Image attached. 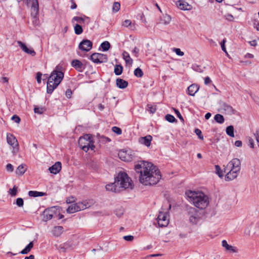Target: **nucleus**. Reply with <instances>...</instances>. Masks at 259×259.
Masks as SVG:
<instances>
[{
	"instance_id": "nucleus-25",
	"label": "nucleus",
	"mask_w": 259,
	"mask_h": 259,
	"mask_svg": "<svg viewBox=\"0 0 259 259\" xmlns=\"http://www.w3.org/2000/svg\"><path fill=\"white\" fill-rule=\"evenodd\" d=\"M222 109H223L228 114H233L235 113V110L230 105L223 103L222 105Z\"/></svg>"
},
{
	"instance_id": "nucleus-6",
	"label": "nucleus",
	"mask_w": 259,
	"mask_h": 259,
	"mask_svg": "<svg viewBox=\"0 0 259 259\" xmlns=\"http://www.w3.org/2000/svg\"><path fill=\"white\" fill-rule=\"evenodd\" d=\"M188 214L189 216V222L192 225H197L201 218V212L194 207L188 209Z\"/></svg>"
},
{
	"instance_id": "nucleus-46",
	"label": "nucleus",
	"mask_w": 259,
	"mask_h": 259,
	"mask_svg": "<svg viewBox=\"0 0 259 259\" xmlns=\"http://www.w3.org/2000/svg\"><path fill=\"white\" fill-rule=\"evenodd\" d=\"M16 203L19 207H22L24 204L23 199L21 198H18L16 199Z\"/></svg>"
},
{
	"instance_id": "nucleus-13",
	"label": "nucleus",
	"mask_w": 259,
	"mask_h": 259,
	"mask_svg": "<svg viewBox=\"0 0 259 259\" xmlns=\"http://www.w3.org/2000/svg\"><path fill=\"white\" fill-rule=\"evenodd\" d=\"M7 141L8 144L13 147L14 151H18V143L16 138L11 134H7Z\"/></svg>"
},
{
	"instance_id": "nucleus-32",
	"label": "nucleus",
	"mask_w": 259,
	"mask_h": 259,
	"mask_svg": "<svg viewBox=\"0 0 259 259\" xmlns=\"http://www.w3.org/2000/svg\"><path fill=\"white\" fill-rule=\"evenodd\" d=\"M70 247V245L69 243H66L64 244H60L58 247V249L60 252H65L66 251L67 249H68Z\"/></svg>"
},
{
	"instance_id": "nucleus-64",
	"label": "nucleus",
	"mask_w": 259,
	"mask_h": 259,
	"mask_svg": "<svg viewBox=\"0 0 259 259\" xmlns=\"http://www.w3.org/2000/svg\"><path fill=\"white\" fill-rule=\"evenodd\" d=\"M255 136L256 140L257 142H259V130H257L256 133L254 134Z\"/></svg>"
},
{
	"instance_id": "nucleus-49",
	"label": "nucleus",
	"mask_w": 259,
	"mask_h": 259,
	"mask_svg": "<svg viewBox=\"0 0 259 259\" xmlns=\"http://www.w3.org/2000/svg\"><path fill=\"white\" fill-rule=\"evenodd\" d=\"M226 42V39H224L223 40V41L220 43V45H221V48H222V50L223 52H224L225 53H226V54H227V51H226V47H225V42Z\"/></svg>"
},
{
	"instance_id": "nucleus-60",
	"label": "nucleus",
	"mask_w": 259,
	"mask_h": 259,
	"mask_svg": "<svg viewBox=\"0 0 259 259\" xmlns=\"http://www.w3.org/2000/svg\"><path fill=\"white\" fill-rule=\"evenodd\" d=\"M175 112L176 113V114H177V117L182 121H184V119L182 117V116L181 115L180 112H179V111L176 109H175Z\"/></svg>"
},
{
	"instance_id": "nucleus-5",
	"label": "nucleus",
	"mask_w": 259,
	"mask_h": 259,
	"mask_svg": "<svg viewBox=\"0 0 259 259\" xmlns=\"http://www.w3.org/2000/svg\"><path fill=\"white\" fill-rule=\"evenodd\" d=\"M79 147L85 152L88 151L89 149L94 150L95 146L94 144L93 137L90 134H85L79 138L78 141Z\"/></svg>"
},
{
	"instance_id": "nucleus-41",
	"label": "nucleus",
	"mask_w": 259,
	"mask_h": 259,
	"mask_svg": "<svg viewBox=\"0 0 259 259\" xmlns=\"http://www.w3.org/2000/svg\"><path fill=\"white\" fill-rule=\"evenodd\" d=\"M215 168L216 174L219 176L220 178H222L223 177V174L220 166L218 165H215Z\"/></svg>"
},
{
	"instance_id": "nucleus-22",
	"label": "nucleus",
	"mask_w": 259,
	"mask_h": 259,
	"mask_svg": "<svg viewBox=\"0 0 259 259\" xmlns=\"http://www.w3.org/2000/svg\"><path fill=\"white\" fill-rule=\"evenodd\" d=\"M199 88L197 84H192L188 88V94L193 96L198 91Z\"/></svg>"
},
{
	"instance_id": "nucleus-21",
	"label": "nucleus",
	"mask_w": 259,
	"mask_h": 259,
	"mask_svg": "<svg viewBox=\"0 0 259 259\" xmlns=\"http://www.w3.org/2000/svg\"><path fill=\"white\" fill-rule=\"evenodd\" d=\"M31 15H37L38 13V2L37 0H31Z\"/></svg>"
},
{
	"instance_id": "nucleus-48",
	"label": "nucleus",
	"mask_w": 259,
	"mask_h": 259,
	"mask_svg": "<svg viewBox=\"0 0 259 259\" xmlns=\"http://www.w3.org/2000/svg\"><path fill=\"white\" fill-rule=\"evenodd\" d=\"M28 195L30 197H38L39 194H38V191H29L28 192Z\"/></svg>"
},
{
	"instance_id": "nucleus-42",
	"label": "nucleus",
	"mask_w": 259,
	"mask_h": 259,
	"mask_svg": "<svg viewBox=\"0 0 259 259\" xmlns=\"http://www.w3.org/2000/svg\"><path fill=\"white\" fill-rule=\"evenodd\" d=\"M67 212L68 213H73L77 212L74 204L70 205L66 210Z\"/></svg>"
},
{
	"instance_id": "nucleus-38",
	"label": "nucleus",
	"mask_w": 259,
	"mask_h": 259,
	"mask_svg": "<svg viewBox=\"0 0 259 259\" xmlns=\"http://www.w3.org/2000/svg\"><path fill=\"white\" fill-rule=\"evenodd\" d=\"M120 4L118 2H114L112 6V11L113 13H116L120 10Z\"/></svg>"
},
{
	"instance_id": "nucleus-16",
	"label": "nucleus",
	"mask_w": 259,
	"mask_h": 259,
	"mask_svg": "<svg viewBox=\"0 0 259 259\" xmlns=\"http://www.w3.org/2000/svg\"><path fill=\"white\" fill-rule=\"evenodd\" d=\"M17 43L22 51L25 53L32 56H34L36 55V53L34 50L31 48H28L24 43L19 40L17 41Z\"/></svg>"
},
{
	"instance_id": "nucleus-59",
	"label": "nucleus",
	"mask_w": 259,
	"mask_h": 259,
	"mask_svg": "<svg viewBox=\"0 0 259 259\" xmlns=\"http://www.w3.org/2000/svg\"><path fill=\"white\" fill-rule=\"evenodd\" d=\"M33 16V23L35 25H37L38 24V19H37L36 16L35 15H31Z\"/></svg>"
},
{
	"instance_id": "nucleus-56",
	"label": "nucleus",
	"mask_w": 259,
	"mask_h": 259,
	"mask_svg": "<svg viewBox=\"0 0 259 259\" xmlns=\"http://www.w3.org/2000/svg\"><path fill=\"white\" fill-rule=\"evenodd\" d=\"M225 17L227 20L229 21H233L234 20V17L233 15L230 14H226L225 16Z\"/></svg>"
},
{
	"instance_id": "nucleus-28",
	"label": "nucleus",
	"mask_w": 259,
	"mask_h": 259,
	"mask_svg": "<svg viewBox=\"0 0 259 259\" xmlns=\"http://www.w3.org/2000/svg\"><path fill=\"white\" fill-rule=\"evenodd\" d=\"M25 165L22 164L18 166L16 170V174L18 175H23L26 171V168L25 167Z\"/></svg>"
},
{
	"instance_id": "nucleus-31",
	"label": "nucleus",
	"mask_w": 259,
	"mask_h": 259,
	"mask_svg": "<svg viewBox=\"0 0 259 259\" xmlns=\"http://www.w3.org/2000/svg\"><path fill=\"white\" fill-rule=\"evenodd\" d=\"M122 56L126 64H132L133 63V59L127 52L124 51L122 53Z\"/></svg>"
},
{
	"instance_id": "nucleus-2",
	"label": "nucleus",
	"mask_w": 259,
	"mask_h": 259,
	"mask_svg": "<svg viewBox=\"0 0 259 259\" xmlns=\"http://www.w3.org/2000/svg\"><path fill=\"white\" fill-rule=\"evenodd\" d=\"M186 195L189 198V201L200 209L205 208L209 204L208 196L201 192L189 191L186 192Z\"/></svg>"
},
{
	"instance_id": "nucleus-34",
	"label": "nucleus",
	"mask_w": 259,
	"mask_h": 259,
	"mask_svg": "<svg viewBox=\"0 0 259 259\" xmlns=\"http://www.w3.org/2000/svg\"><path fill=\"white\" fill-rule=\"evenodd\" d=\"M123 71V67L121 65H116L114 67V73L116 75H120Z\"/></svg>"
},
{
	"instance_id": "nucleus-4",
	"label": "nucleus",
	"mask_w": 259,
	"mask_h": 259,
	"mask_svg": "<svg viewBox=\"0 0 259 259\" xmlns=\"http://www.w3.org/2000/svg\"><path fill=\"white\" fill-rule=\"evenodd\" d=\"M115 183L120 189L124 190L130 188L132 189V180L126 172L120 171L115 178Z\"/></svg>"
},
{
	"instance_id": "nucleus-54",
	"label": "nucleus",
	"mask_w": 259,
	"mask_h": 259,
	"mask_svg": "<svg viewBox=\"0 0 259 259\" xmlns=\"http://www.w3.org/2000/svg\"><path fill=\"white\" fill-rule=\"evenodd\" d=\"M72 20L76 21L78 22V23H81L84 21V19L83 18L80 17H74L73 18Z\"/></svg>"
},
{
	"instance_id": "nucleus-52",
	"label": "nucleus",
	"mask_w": 259,
	"mask_h": 259,
	"mask_svg": "<svg viewBox=\"0 0 259 259\" xmlns=\"http://www.w3.org/2000/svg\"><path fill=\"white\" fill-rule=\"evenodd\" d=\"M11 119H12V120H14L16 123H19L20 121V117L16 115H13Z\"/></svg>"
},
{
	"instance_id": "nucleus-51",
	"label": "nucleus",
	"mask_w": 259,
	"mask_h": 259,
	"mask_svg": "<svg viewBox=\"0 0 259 259\" xmlns=\"http://www.w3.org/2000/svg\"><path fill=\"white\" fill-rule=\"evenodd\" d=\"M148 107L149 108L148 110L150 112V113H154L156 112V108L155 106L148 105Z\"/></svg>"
},
{
	"instance_id": "nucleus-19",
	"label": "nucleus",
	"mask_w": 259,
	"mask_h": 259,
	"mask_svg": "<svg viewBox=\"0 0 259 259\" xmlns=\"http://www.w3.org/2000/svg\"><path fill=\"white\" fill-rule=\"evenodd\" d=\"M178 7L182 10H190L192 6L183 0H179L177 3Z\"/></svg>"
},
{
	"instance_id": "nucleus-44",
	"label": "nucleus",
	"mask_w": 259,
	"mask_h": 259,
	"mask_svg": "<svg viewBox=\"0 0 259 259\" xmlns=\"http://www.w3.org/2000/svg\"><path fill=\"white\" fill-rule=\"evenodd\" d=\"M17 187L14 186L12 189H10L9 191V194L12 196H15L17 195Z\"/></svg>"
},
{
	"instance_id": "nucleus-37",
	"label": "nucleus",
	"mask_w": 259,
	"mask_h": 259,
	"mask_svg": "<svg viewBox=\"0 0 259 259\" xmlns=\"http://www.w3.org/2000/svg\"><path fill=\"white\" fill-rule=\"evenodd\" d=\"M101 47L104 51H107L110 49V44L108 41H105L101 44Z\"/></svg>"
},
{
	"instance_id": "nucleus-50",
	"label": "nucleus",
	"mask_w": 259,
	"mask_h": 259,
	"mask_svg": "<svg viewBox=\"0 0 259 259\" xmlns=\"http://www.w3.org/2000/svg\"><path fill=\"white\" fill-rule=\"evenodd\" d=\"M195 133L198 136L199 138L200 139H203V136L202 135V132L199 129H196L195 130Z\"/></svg>"
},
{
	"instance_id": "nucleus-43",
	"label": "nucleus",
	"mask_w": 259,
	"mask_h": 259,
	"mask_svg": "<svg viewBox=\"0 0 259 259\" xmlns=\"http://www.w3.org/2000/svg\"><path fill=\"white\" fill-rule=\"evenodd\" d=\"M165 119L169 122L172 123L176 121L175 117L170 114H167L165 116Z\"/></svg>"
},
{
	"instance_id": "nucleus-26",
	"label": "nucleus",
	"mask_w": 259,
	"mask_h": 259,
	"mask_svg": "<svg viewBox=\"0 0 259 259\" xmlns=\"http://www.w3.org/2000/svg\"><path fill=\"white\" fill-rule=\"evenodd\" d=\"M116 85L120 89H125L128 85L127 81L121 79V78H117L116 80Z\"/></svg>"
},
{
	"instance_id": "nucleus-61",
	"label": "nucleus",
	"mask_w": 259,
	"mask_h": 259,
	"mask_svg": "<svg viewBox=\"0 0 259 259\" xmlns=\"http://www.w3.org/2000/svg\"><path fill=\"white\" fill-rule=\"evenodd\" d=\"M34 111L35 113H38V114H41L43 112L42 109L41 108H39V107H34Z\"/></svg>"
},
{
	"instance_id": "nucleus-62",
	"label": "nucleus",
	"mask_w": 259,
	"mask_h": 259,
	"mask_svg": "<svg viewBox=\"0 0 259 259\" xmlns=\"http://www.w3.org/2000/svg\"><path fill=\"white\" fill-rule=\"evenodd\" d=\"M72 91L70 89H67L66 91L65 95L68 98H70L72 95Z\"/></svg>"
},
{
	"instance_id": "nucleus-9",
	"label": "nucleus",
	"mask_w": 259,
	"mask_h": 259,
	"mask_svg": "<svg viewBox=\"0 0 259 259\" xmlns=\"http://www.w3.org/2000/svg\"><path fill=\"white\" fill-rule=\"evenodd\" d=\"M118 156L119 158L123 161H131L133 159L134 155L133 152L130 150H122L119 151L118 153Z\"/></svg>"
},
{
	"instance_id": "nucleus-24",
	"label": "nucleus",
	"mask_w": 259,
	"mask_h": 259,
	"mask_svg": "<svg viewBox=\"0 0 259 259\" xmlns=\"http://www.w3.org/2000/svg\"><path fill=\"white\" fill-rule=\"evenodd\" d=\"M64 231V228L62 226H58L55 227L52 230V234L55 237L60 236Z\"/></svg>"
},
{
	"instance_id": "nucleus-57",
	"label": "nucleus",
	"mask_w": 259,
	"mask_h": 259,
	"mask_svg": "<svg viewBox=\"0 0 259 259\" xmlns=\"http://www.w3.org/2000/svg\"><path fill=\"white\" fill-rule=\"evenodd\" d=\"M6 169L8 171L12 172L14 170V168L11 164L9 163L6 166Z\"/></svg>"
},
{
	"instance_id": "nucleus-10",
	"label": "nucleus",
	"mask_w": 259,
	"mask_h": 259,
	"mask_svg": "<svg viewBox=\"0 0 259 259\" xmlns=\"http://www.w3.org/2000/svg\"><path fill=\"white\" fill-rule=\"evenodd\" d=\"M90 58L93 62L96 63H105L108 61L107 55L100 53H94Z\"/></svg>"
},
{
	"instance_id": "nucleus-53",
	"label": "nucleus",
	"mask_w": 259,
	"mask_h": 259,
	"mask_svg": "<svg viewBox=\"0 0 259 259\" xmlns=\"http://www.w3.org/2000/svg\"><path fill=\"white\" fill-rule=\"evenodd\" d=\"M123 239L127 241H132L134 240V236L132 235H127L123 236Z\"/></svg>"
},
{
	"instance_id": "nucleus-55",
	"label": "nucleus",
	"mask_w": 259,
	"mask_h": 259,
	"mask_svg": "<svg viewBox=\"0 0 259 259\" xmlns=\"http://www.w3.org/2000/svg\"><path fill=\"white\" fill-rule=\"evenodd\" d=\"M164 23L165 24H168L171 20V18L168 15H166V16H164Z\"/></svg>"
},
{
	"instance_id": "nucleus-11",
	"label": "nucleus",
	"mask_w": 259,
	"mask_h": 259,
	"mask_svg": "<svg viewBox=\"0 0 259 259\" xmlns=\"http://www.w3.org/2000/svg\"><path fill=\"white\" fill-rule=\"evenodd\" d=\"M168 214L166 212H159L157 217V223L159 227H166L169 223V220L167 218Z\"/></svg>"
},
{
	"instance_id": "nucleus-36",
	"label": "nucleus",
	"mask_w": 259,
	"mask_h": 259,
	"mask_svg": "<svg viewBox=\"0 0 259 259\" xmlns=\"http://www.w3.org/2000/svg\"><path fill=\"white\" fill-rule=\"evenodd\" d=\"M214 120L219 123H223L224 122V116L220 114H217L214 116Z\"/></svg>"
},
{
	"instance_id": "nucleus-27",
	"label": "nucleus",
	"mask_w": 259,
	"mask_h": 259,
	"mask_svg": "<svg viewBox=\"0 0 259 259\" xmlns=\"http://www.w3.org/2000/svg\"><path fill=\"white\" fill-rule=\"evenodd\" d=\"M222 244V246L225 247L227 250L230 251L232 252H237V249L234 247L229 245L226 240H223Z\"/></svg>"
},
{
	"instance_id": "nucleus-18",
	"label": "nucleus",
	"mask_w": 259,
	"mask_h": 259,
	"mask_svg": "<svg viewBox=\"0 0 259 259\" xmlns=\"http://www.w3.org/2000/svg\"><path fill=\"white\" fill-rule=\"evenodd\" d=\"M61 167V163L59 161H58L55 162L54 165L49 167V170L51 173L53 174H57L60 171Z\"/></svg>"
},
{
	"instance_id": "nucleus-33",
	"label": "nucleus",
	"mask_w": 259,
	"mask_h": 259,
	"mask_svg": "<svg viewBox=\"0 0 259 259\" xmlns=\"http://www.w3.org/2000/svg\"><path fill=\"white\" fill-rule=\"evenodd\" d=\"M122 26L125 27H127L131 29H134L135 28V26L132 24L131 20H125L122 22Z\"/></svg>"
},
{
	"instance_id": "nucleus-15",
	"label": "nucleus",
	"mask_w": 259,
	"mask_h": 259,
	"mask_svg": "<svg viewBox=\"0 0 259 259\" xmlns=\"http://www.w3.org/2000/svg\"><path fill=\"white\" fill-rule=\"evenodd\" d=\"M225 167H227V168L241 170V161L238 158H234Z\"/></svg>"
},
{
	"instance_id": "nucleus-63",
	"label": "nucleus",
	"mask_w": 259,
	"mask_h": 259,
	"mask_svg": "<svg viewBox=\"0 0 259 259\" xmlns=\"http://www.w3.org/2000/svg\"><path fill=\"white\" fill-rule=\"evenodd\" d=\"M248 146L253 148L254 147V141L252 138H249L248 140Z\"/></svg>"
},
{
	"instance_id": "nucleus-7",
	"label": "nucleus",
	"mask_w": 259,
	"mask_h": 259,
	"mask_svg": "<svg viewBox=\"0 0 259 259\" xmlns=\"http://www.w3.org/2000/svg\"><path fill=\"white\" fill-rule=\"evenodd\" d=\"M60 208L57 206L51 207L46 209L43 213L42 220L47 222L51 220L53 217L57 215V212H59Z\"/></svg>"
},
{
	"instance_id": "nucleus-3",
	"label": "nucleus",
	"mask_w": 259,
	"mask_h": 259,
	"mask_svg": "<svg viewBox=\"0 0 259 259\" xmlns=\"http://www.w3.org/2000/svg\"><path fill=\"white\" fill-rule=\"evenodd\" d=\"M63 77V72L59 70V66H57L49 77L47 82V93L51 94L61 82Z\"/></svg>"
},
{
	"instance_id": "nucleus-20",
	"label": "nucleus",
	"mask_w": 259,
	"mask_h": 259,
	"mask_svg": "<svg viewBox=\"0 0 259 259\" xmlns=\"http://www.w3.org/2000/svg\"><path fill=\"white\" fill-rule=\"evenodd\" d=\"M152 137L150 135L146 136L144 137H141L139 139V142L147 147L151 145Z\"/></svg>"
},
{
	"instance_id": "nucleus-14",
	"label": "nucleus",
	"mask_w": 259,
	"mask_h": 259,
	"mask_svg": "<svg viewBox=\"0 0 259 259\" xmlns=\"http://www.w3.org/2000/svg\"><path fill=\"white\" fill-rule=\"evenodd\" d=\"M93 43L88 39H83L79 44V49L82 51L89 52L92 48Z\"/></svg>"
},
{
	"instance_id": "nucleus-40",
	"label": "nucleus",
	"mask_w": 259,
	"mask_h": 259,
	"mask_svg": "<svg viewBox=\"0 0 259 259\" xmlns=\"http://www.w3.org/2000/svg\"><path fill=\"white\" fill-rule=\"evenodd\" d=\"M74 31L75 34H80L83 31L82 27L79 24H76L74 26Z\"/></svg>"
},
{
	"instance_id": "nucleus-17",
	"label": "nucleus",
	"mask_w": 259,
	"mask_h": 259,
	"mask_svg": "<svg viewBox=\"0 0 259 259\" xmlns=\"http://www.w3.org/2000/svg\"><path fill=\"white\" fill-rule=\"evenodd\" d=\"M74 204L75 205L76 210L77 212L90 207L92 205V203L85 200L82 202L76 203Z\"/></svg>"
},
{
	"instance_id": "nucleus-23",
	"label": "nucleus",
	"mask_w": 259,
	"mask_h": 259,
	"mask_svg": "<svg viewBox=\"0 0 259 259\" xmlns=\"http://www.w3.org/2000/svg\"><path fill=\"white\" fill-rule=\"evenodd\" d=\"M106 189L107 191L117 192L120 191V189L117 186V185L115 183V181L113 183L108 184L106 186Z\"/></svg>"
},
{
	"instance_id": "nucleus-45",
	"label": "nucleus",
	"mask_w": 259,
	"mask_h": 259,
	"mask_svg": "<svg viewBox=\"0 0 259 259\" xmlns=\"http://www.w3.org/2000/svg\"><path fill=\"white\" fill-rule=\"evenodd\" d=\"M112 130L114 133L117 134L118 135H121L122 133L121 130L117 126H113L112 128Z\"/></svg>"
},
{
	"instance_id": "nucleus-30",
	"label": "nucleus",
	"mask_w": 259,
	"mask_h": 259,
	"mask_svg": "<svg viewBox=\"0 0 259 259\" xmlns=\"http://www.w3.org/2000/svg\"><path fill=\"white\" fill-rule=\"evenodd\" d=\"M71 64L72 66L75 68L76 69L79 70L82 69L83 64L82 63L78 60H74L72 61Z\"/></svg>"
},
{
	"instance_id": "nucleus-1",
	"label": "nucleus",
	"mask_w": 259,
	"mask_h": 259,
	"mask_svg": "<svg viewBox=\"0 0 259 259\" xmlns=\"http://www.w3.org/2000/svg\"><path fill=\"white\" fill-rule=\"evenodd\" d=\"M135 170L139 174L140 182L144 185H155L161 178L158 168L151 162L141 161L135 165Z\"/></svg>"
},
{
	"instance_id": "nucleus-29",
	"label": "nucleus",
	"mask_w": 259,
	"mask_h": 259,
	"mask_svg": "<svg viewBox=\"0 0 259 259\" xmlns=\"http://www.w3.org/2000/svg\"><path fill=\"white\" fill-rule=\"evenodd\" d=\"M33 247V243L30 242L20 253L22 254H26L29 253Z\"/></svg>"
},
{
	"instance_id": "nucleus-58",
	"label": "nucleus",
	"mask_w": 259,
	"mask_h": 259,
	"mask_svg": "<svg viewBox=\"0 0 259 259\" xmlns=\"http://www.w3.org/2000/svg\"><path fill=\"white\" fill-rule=\"evenodd\" d=\"M42 74L41 72H38L36 74V80L38 83L41 82Z\"/></svg>"
},
{
	"instance_id": "nucleus-35",
	"label": "nucleus",
	"mask_w": 259,
	"mask_h": 259,
	"mask_svg": "<svg viewBox=\"0 0 259 259\" xmlns=\"http://www.w3.org/2000/svg\"><path fill=\"white\" fill-rule=\"evenodd\" d=\"M227 134L231 137H234V127L232 125H229L226 128Z\"/></svg>"
},
{
	"instance_id": "nucleus-12",
	"label": "nucleus",
	"mask_w": 259,
	"mask_h": 259,
	"mask_svg": "<svg viewBox=\"0 0 259 259\" xmlns=\"http://www.w3.org/2000/svg\"><path fill=\"white\" fill-rule=\"evenodd\" d=\"M244 233L248 236L251 234L259 236V223L251 225L245 229Z\"/></svg>"
},
{
	"instance_id": "nucleus-39",
	"label": "nucleus",
	"mask_w": 259,
	"mask_h": 259,
	"mask_svg": "<svg viewBox=\"0 0 259 259\" xmlns=\"http://www.w3.org/2000/svg\"><path fill=\"white\" fill-rule=\"evenodd\" d=\"M134 75L138 77H142L143 76V71L138 67L134 70Z\"/></svg>"
},
{
	"instance_id": "nucleus-8",
	"label": "nucleus",
	"mask_w": 259,
	"mask_h": 259,
	"mask_svg": "<svg viewBox=\"0 0 259 259\" xmlns=\"http://www.w3.org/2000/svg\"><path fill=\"white\" fill-rule=\"evenodd\" d=\"M240 170L237 169L227 168L225 167L224 171L226 173L225 180L227 181H232L237 177Z\"/></svg>"
},
{
	"instance_id": "nucleus-47",
	"label": "nucleus",
	"mask_w": 259,
	"mask_h": 259,
	"mask_svg": "<svg viewBox=\"0 0 259 259\" xmlns=\"http://www.w3.org/2000/svg\"><path fill=\"white\" fill-rule=\"evenodd\" d=\"M173 51L175 52L177 55L180 56H183L184 55V52L181 51L179 48H174Z\"/></svg>"
}]
</instances>
